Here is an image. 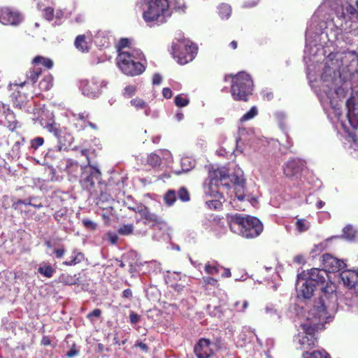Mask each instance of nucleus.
I'll return each mask as SVG.
<instances>
[{
    "label": "nucleus",
    "mask_w": 358,
    "mask_h": 358,
    "mask_svg": "<svg viewBox=\"0 0 358 358\" xmlns=\"http://www.w3.org/2000/svg\"><path fill=\"white\" fill-rule=\"evenodd\" d=\"M230 230L246 239L258 237L264 229L262 222L256 217L235 213L227 215Z\"/></svg>",
    "instance_id": "1"
},
{
    "label": "nucleus",
    "mask_w": 358,
    "mask_h": 358,
    "mask_svg": "<svg viewBox=\"0 0 358 358\" xmlns=\"http://www.w3.org/2000/svg\"><path fill=\"white\" fill-rule=\"evenodd\" d=\"M231 80L230 92L234 100L246 102L252 94L254 83L250 74L240 71L236 74H227L224 77L227 82Z\"/></svg>",
    "instance_id": "2"
},
{
    "label": "nucleus",
    "mask_w": 358,
    "mask_h": 358,
    "mask_svg": "<svg viewBox=\"0 0 358 358\" xmlns=\"http://www.w3.org/2000/svg\"><path fill=\"white\" fill-rule=\"evenodd\" d=\"M144 59L140 50L120 51L117 63L121 71L126 75L134 76L141 74L145 69L141 62Z\"/></svg>",
    "instance_id": "3"
},
{
    "label": "nucleus",
    "mask_w": 358,
    "mask_h": 358,
    "mask_svg": "<svg viewBox=\"0 0 358 358\" xmlns=\"http://www.w3.org/2000/svg\"><path fill=\"white\" fill-rule=\"evenodd\" d=\"M326 320H320L314 317L311 321L309 317L306 323L301 324L303 332L298 334L299 343L301 350H308L315 347L317 344V338L315 337V332L324 328Z\"/></svg>",
    "instance_id": "4"
},
{
    "label": "nucleus",
    "mask_w": 358,
    "mask_h": 358,
    "mask_svg": "<svg viewBox=\"0 0 358 358\" xmlns=\"http://www.w3.org/2000/svg\"><path fill=\"white\" fill-rule=\"evenodd\" d=\"M146 5L143 18L147 23H164L166 16L170 15L168 0H147Z\"/></svg>",
    "instance_id": "5"
},
{
    "label": "nucleus",
    "mask_w": 358,
    "mask_h": 358,
    "mask_svg": "<svg viewBox=\"0 0 358 358\" xmlns=\"http://www.w3.org/2000/svg\"><path fill=\"white\" fill-rule=\"evenodd\" d=\"M336 285L331 281L327 282L324 286L321 287L322 292L323 294L318 301H315L313 308L309 313L310 315H313V317H317L320 320H327V310L325 306V299H329L333 296H336Z\"/></svg>",
    "instance_id": "6"
},
{
    "label": "nucleus",
    "mask_w": 358,
    "mask_h": 358,
    "mask_svg": "<svg viewBox=\"0 0 358 358\" xmlns=\"http://www.w3.org/2000/svg\"><path fill=\"white\" fill-rule=\"evenodd\" d=\"M222 348L223 341L221 338H217L213 341L206 338H201L194 346V353L196 358H211Z\"/></svg>",
    "instance_id": "7"
},
{
    "label": "nucleus",
    "mask_w": 358,
    "mask_h": 358,
    "mask_svg": "<svg viewBox=\"0 0 358 358\" xmlns=\"http://www.w3.org/2000/svg\"><path fill=\"white\" fill-rule=\"evenodd\" d=\"M32 66L26 72L27 81L21 83L19 86L23 87L26 83L34 85L37 83L39 76L42 75V69L40 66L44 67L45 69L50 70L54 66L53 61L48 58L41 55L34 57L31 60Z\"/></svg>",
    "instance_id": "8"
},
{
    "label": "nucleus",
    "mask_w": 358,
    "mask_h": 358,
    "mask_svg": "<svg viewBox=\"0 0 358 358\" xmlns=\"http://www.w3.org/2000/svg\"><path fill=\"white\" fill-rule=\"evenodd\" d=\"M197 53V47L189 41H180L172 45V54L178 63L182 65L192 62Z\"/></svg>",
    "instance_id": "9"
},
{
    "label": "nucleus",
    "mask_w": 358,
    "mask_h": 358,
    "mask_svg": "<svg viewBox=\"0 0 358 358\" xmlns=\"http://www.w3.org/2000/svg\"><path fill=\"white\" fill-rule=\"evenodd\" d=\"M81 154L89 159L86 149L82 150ZM81 170L80 183L84 188L91 189L94 187L95 182L101 179V173L98 169L90 164V160H88V165L83 166Z\"/></svg>",
    "instance_id": "10"
},
{
    "label": "nucleus",
    "mask_w": 358,
    "mask_h": 358,
    "mask_svg": "<svg viewBox=\"0 0 358 358\" xmlns=\"http://www.w3.org/2000/svg\"><path fill=\"white\" fill-rule=\"evenodd\" d=\"M212 180H215V185L227 187V188L245 185V180L242 176L236 174L228 175L225 171L217 169L210 173Z\"/></svg>",
    "instance_id": "11"
},
{
    "label": "nucleus",
    "mask_w": 358,
    "mask_h": 358,
    "mask_svg": "<svg viewBox=\"0 0 358 358\" xmlns=\"http://www.w3.org/2000/svg\"><path fill=\"white\" fill-rule=\"evenodd\" d=\"M45 128L57 139L59 150H66L74 141L72 134L67 132L66 129H61L59 125L55 122L48 123Z\"/></svg>",
    "instance_id": "12"
},
{
    "label": "nucleus",
    "mask_w": 358,
    "mask_h": 358,
    "mask_svg": "<svg viewBox=\"0 0 358 358\" xmlns=\"http://www.w3.org/2000/svg\"><path fill=\"white\" fill-rule=\"evenodd\" d=\"M141 219L145 225H148L152 229L164 230L167 227L166 220L162 215L152 212L148 207Z\"/></svg>",
    "instance_id": "13"
},
{
    "label": "nucleus",
    "mask_w": 358,
    "mask_h": 358,
    "mask_svg": "<svg viewBox=\"0 0 358 358\" xmlns=\"http://www.w3.org/2000/svg\"><path fill=\"white\" fill-rule=\"evenodd\" d=\"M72 124L78 131H84L87 127L94 130L98 129L96 124L90 121V115L87 111L71 113Z\"/></svg>",
    "instance_id": "14"
},
{
    "label": "nucleus",
    "mask_w": 358,
    "mask_h": 358,
    "mask_svg": "<svg viewBox=\"0 0 358 358\" xmlns=\"http://www.w3.org/2000/svg\"><path fill=\"white\" fill-rule=\"evenodd\" d=\"M322 264L326 273H336L346 267L345 263L329 253L322 255Z\"/></svg>",
    "instance_id": "15"
},
{
    "label": "nucleus",
    "mask_w": 358,
    "mask_h": 358,
    "mask_svg": "<svg viewBox=\"0 0 358 358\" xmlns=\"http://www.w3.org/2000/svg\"><path fill=\"white\" fill-rule=\"evenodd\" d=\"M22 20V15L9 8H0V22L4 25H18Z\"/></svg>",
    "instance_id": "16"
},
{
    "label": "nucleus",
    "mask_w": 358,
    "mask_h": 358,
    "mask_svg": "<svg viewBox=\"0 0 358 358\" xmlns=\"http://www.w3.org/2000/svg\"><path fill=\"white\" fill-rule=\"evenodd\" d=\"M328 273L323 269L313 268L309 272L308 280V287L311 289V285L315 287L317 285H323L326 282V277Z\"/></svg>",
    "instance_id": "17"
},
{
    "label": "nucleus",
    "mask_w": 358,
    "mask_h": 358,
    "mask_svg": "<svg viewBox=\"0 0 358 358\" xmlns=\"http://www.w3.org/2000/svg\"><path fill=\"white\" fill-rule=\"evenodd\" d=\"M339 278L343 285L350 288H358V272L352 270H343L339 273Z\"/></svg>",
    "instance_id": "18"
},
{
    "label": "nucleus",
    "mask_w": 358,
    "mask_h": 358,
    "mask_svg": "<svg viewBox=\"0 0 358 358\" xmlns=\"http://www.w3.org/2000/svg\"><path fill=\"white\" fill-rule=\"evenodd\" d=\"M81 87L83 94L89 97H96L100 92V84L94 78L83 81Z\"/></svg>",
    "instance_id": "19"
},
{
    "label": "nucleus",
    "mask_w": 358,
    "mask_h": 358,
    "mask_svg": "<svg viewBox=\"0 0 358 358\" xmlns=\"http://www.w3.org/2000/svg\"><path fill=\"white\" fill-rule=\"evenodd\" d=\"M301 281L299 279L296 282V291H297V296L299 298H303V299H310L313 294V292L315 289L314 285H311V289L309 287H308V280H303L301 285H300Z\"/></svg>",
    "instance_id": "20"
},
{
    "label": "nucleus",
    "mask_w": 358,
    "mask_h": 358,
    "mask_svg": "<svg viewBox=\"0 0 358 358\" xmlns=\"http://www.w3.org/2000/svg\"><path fill=\"white\" fill-rule=\"evenodd\" d=\"M301 171V162L297 159L289 160L284 166V173L287 177H292Z\"/></svg>",
    "instance_id": "21"
},
{
    "label": "nucleus",
    "mask_w": 358,
    "mask_h": 358,
    "mask_svg": "<svg viewBox=\"0 0 358 358\" xmlns=\"http://www.w3.org/2000/svg\"><path fill=\"white\" fill-rule=\"evenodd\" d=\"M2 108L3 109V113L7 121L8 129L11 131H15L18 127V122L15 120L14 113L6 105L2 104Z\"/></svg>",
    "instance_id": "22"
},
{
    "label": "nucleus",
    "mask_w": 358,
    "mask_h": 358,
    "mask_svg": "<svg viewBox=\"0 0 358 358\" xmlns=\"http://www.w3.org/2000/svg\"><path fill=\"white\" fill-rule=\"evenodd\" d=\"M85 259V255L83 252L78 249H74L71 255L62 262V265L67 266H76L84 262Z\"/></svg>",
    "instance_id": "23"
},
{
    "label": "nucleus",
    "mask_w": 358,
    "mask_h": 358,
    "mask_svg": "<svg viewBox=\"0 0 358 358\" xmlns=\"http://www.w3.org/2000/svg\"><path fill=\"white\" fill-rule=\"evenodd\" d=\"M57 282L64 285H79L80 278L76 274L71 275L68 273H62L58 277Z\"/></svg>",
    "instance_id": "24"
},
{
    "label": "nucleus",
    "mask_w": 358,
    "mask_h": 358,
    "mask_svg": "<svg viewBox=\"0 0 358 358\" xmlns=\"http://www.w3.org/2000/svg\"><path fill=\"white\" fill-rule=\"evenodd\" d=\"M54 85V78L50 73L43 74L42 79L38 83V88L41 91L50 90Z\"/></svg>",
    "instance_id": "25"
},
{
    "label": "nucleus",
    "mask_w": 358,
    "mask_h": 358,
    "mask_svg": "<svg viewBox=\"0 0 358 358\" xmlns=\"http://www.w3.org/2000/svg\"><path fill=\"white\" fill-rule=\"evenodd\" d=\"M87 38L85 34H80L76 36L74 41L75 47L82 52H88L90 51V45Z\"/></svg>",
    "instance_id": "26"
},
{
    "label": "nucleus",
    "mask_w": 358,
    "mask_h": 358,
    "mask_svg": "<svg viewBox=\"0 0 358 358\" xmlns=\"http://www.w3.org/2000/svg\"><path fill=\"white\" fill-rule=\"evenodd\" d=\"M82 167L83 166H80L77 162L68 159L66 162V171L71 178H76L78 177L79 170H81Z\"/></svg>",
    "instance_id": "27"
},
{
    "label": "nucleus",
    "mask_w": 358,
    "mask_h": 358,
    "mask_svg": "<svg viewBox=\"0 0 358 358\" xmlns=\"http://www.w3.org/2000/svg\"><path fill=\"white\" fill-rule=\"evenodd\" d=\"M130 104L135 108L136 110H144L146 115H149L150 107L147 102L143 99L136 97L130 101Z\"/></svg>",
    "instance_id": "28"
},
{
    "label": "nucleus",
    "mask_w": 358,
    "mask_h": 358,
    "mask_svg": "<svg viewBox=\"0 0 358 358\" xmlns=\"http://www.w3.org/2000/svg\"><path fill=\"white\" fill-rule=\"evenodd\" d=\"M302 357L303 358H331L330 355L324 350H314L311 352L305 351Z\"/></svg>",
    "instance_id": "29"
},
{
    "label": "nucleus",
    "mask_w": 358,
    "mask_h": 358,
    "mask_svg": "<svg viewBox=\"0 0 358 358\" xmlns=\"http://www.w3.org/2000/svg\"><path fill=\"white\" fill-rule=\"evenodd\" d=\"M218 15L222 19H229L231 15L232 9L230 5L222 3L217 7Z\"/></svg>",
    "instance_id": "30"
},
{
    "label": "nucleus",
    "mask_w": 358,
    "mask_h": 358,
    "mask_svg": "<svg viewBox=\"0 0 358 358\" xmlns=\"http://www.w3.org/2000/svg\"><path fill=\"white\" fill-rule=\"evenodd\" d=\"M215 196L217 199L207 201L206 205L208 209L220 210L222 208V203L220 201V199L223 198V196L217 192Z\"/></svg>",
    "instance_id": "31"
},
{
    "label": "nucleus",
    "mask_w": 358,
    "mask_h": 358,
    "mask_svg": "<svg viewBox=\"0 0 358 358\" xmlns=\"http://www.w3.org/2000/svg\"><path fill=\"white\" fill-rule=\"evenodd\" d=\"M38 273L45 278H50L53 276L55 270L50 264H43L38 268Z\"/></svg>",
    "instance_id": "32"
},
{
    "label": "nucleus",
    "mask_w": 358,
    "mask_h": 358,
    "mask_svg": "<svg viewBox=\"0 0 358 358\" xmlns=\"http://www.w3.org/2000/svg\"><path fill=\"white\" fill-rule=\"evenodd\" d=\"M164 203L168 206H172L176 201V192L175 190L169 189L164 196Z\"/></svg>",
    "instance_id": "33"
},
{
    "label": "nucleus",
    "mask_w": 358,
    "mask_h": 358,
    "mask_svg": "<svg viewBox=\"0 0 358 358\" xmlns=\"http://www.w3.org/2000/svg\"><path fill=\"white\" fill-rule=\"evenodd\" d=\"M147 162L150 166H151L153 168H155L161 165L162 159L158 155L155 153H151L148 157Z\"/></svg>",
    "instance_id": "34"
},
{
    "label": "nucleus",
    "mask_w": 358,
    "mask_h": 358,
    "mask_svg": "<svg viewBox=\"0 0 358 358\" xmlns=\"http://www.w3.org/2000/svg\"><path fill=\"white\" fill-rule=\"evenodd\" d=\"M174 103L179 108L187 106L189 103V99L184 94H178L174 98Z\"/></svg>",
    "instance_id": "35"
},
{
    "label": "nucleus",
    "mask_w": 358,
    "mask_h": 358,
    "mask_svg": "<svg viewBox=\"0 0 358 358\" xmlns=\"http://www.w3.org/2000/svg\"><path fill=\"white\" fill-rule=\"evenodd\" d=\"M204 270L206 273L209 275H215L219 273L220 268L217 262H215L213 264H210V262H207L205 264Z\"/></svg>",
    "instance_id": "36"
},
{
    "label": "nucleus",
    "mask_w": 358,
    "mask_h": 358,
    "mask_svg": "<svg viewBox=\"0 0 358 358\" xmlns=\"http://www.w3.org/2000/svg\"><path fill=\"white\" fill-rule=\"evenodd\" d=\"M134 227L132 224H123L117 230V233L122 236H129L133 234Z\"/></svg>",
    "instance_id": "37"
},
{
    "label": "nucleus",
    "mask_w": 358,
    "mask_h": 358,
    "mask_svg": "<svg viewBox=\"0 0 358 358\" xmlns=\"http://www.w3.org/2000/svg\"><path fill=\"white\" fill-rule=\"evenodd\" d=\"M257 115V109L255 106H252L249 111L244 114L241 118L240 122H243L248 121Z\"/></svg>",
    "instance_id": "38"
},
{
    "label": "nucleus",
    "mask_w": 358,
    "mask_h": 358,
    "mask_svg": "<svg viewBox=\"0 0 358 358\" xmlns=\"http://www.w3.org/2000/svg\"><path fill=\"white\" fill-rule=\"evenodd\" d=\"M178 199L183 202L189 201L190 199L189 192L185 187H182L179 189L178 192Z\"/></svg>",
    "instance_id": "39"
},
{
    "label": "nucleus",
    "mask_w": 358,
    "mask_h": 358,
    "mask_svg": "<svg viewBox=\"0 0 358 358\" xmlns=\"http://www.w3.org/2000/svg\"><path fill=\"white\" fill-rule=\"evenodd\" d=\"M45 140L43 137L37 136L30 141V148L36 150L44 144Z\"/></svg>",
    "instance_id": "40"
},
{
    "label": "nucleus",
    "mask_w": 358,
    "mask_h": 358,
    "mask_svg": "<svg viewBox=\"0 0 358 358\" xmlns=\"http://www.w3.org/2000/svg\"><path fill=\"white\" fill-rule=\"evenodd\" d=\"M172 5L173 9L180 13H185L187 8L183 0H173Z\"/></svg>",
    "instance_id": "41"
},
{
    "label": "nucleus",
    "mask_w": 358,
    "mask_h": 358,
    "mask_svg": "<svg viewBox=\"0 0 358 358\" xmlns=\"http://www.w3.org/2000/svg\"><path fill=\"white\" fill-rule=\"evenodd\" d=\"M234 189L236 197L239 201H243L245 199V185L235 186Z\"/></svg>",
    "instance_id": "42"
},
{
    "label": "nucleus",
    "mask_w": 358,
    "mask_h": 358,
    "mask_svg": "<svg viewBox=\"0 0 358 358\" xmlns=\"http://www.w3.org/2000/svg\"><path fill=\"white\" fill-rule=\"evenodd\" d=\"M296 227L301 233L309 229V224L306 219H299L296 222Z\"/></svg>",
    "instance_id": "43"
},
{
    "label": "nucleus",
    "mask_w": 358,
    "mask_h": 358,
    "mask_svg": "<svg viewBox=\"0 0 358 358\" xmlns=\"http://www.w3.org/2000/svg\"><path fill=\"white\" fill-rule=\"evenodd\" d=\"M343 236L349 240L354 239L356 236V231L352 226H346L343 228Z\"/></svg>",
    "instance_id": "44"
},
{
    "label": "nucleus",
    "mask_w": 358,
    "mask_h": 358,
    "mask_svg": "<svg viewBox=\"0 0 358 358\" xmlns=\"http://www.w3.org/2000/svg\"><path fill=\"white\" fill-rule=\"evenodd\" d=\"M147 208H148V206H146L145 205H144L143 203H139V204H136L134 206L129 207V209L136 213H138L141 217L143 216V215L144 214L145 211L146 210Z\"/></svg>",
    "instance_id": "45"
},
{
    "label": "nucleus",
    "mask_w": 358,
    "mask_h": 358,
    "mask_svg": "<svg viewBox=\"0 0 358 358\" xmlns=\"http://www.w3.org/2000/svg\"><path fill=\"white\" fill-rule=\"evenodd\" d=\"M137 91V88L135 85H128L126 86L124 89L123 95L125 97H131L133 96Z\"/></svg>",
    "instance_id": "46"
},
{
    "label": "nucleus",
    "mask_w": 358,
    "mask_h": 358,
    "mask_svg": "<svg viewBox=\"0 0 358 358\" xmlns=\"http://www.w3.org/2000/svg\"><path fill=\"white\" fill-rule=\"evenodd\" d=\"M54 13L53 8L46 7L43 10V17L48 21H52L54 19Z\"/></svg>",
    "instance_id": "47"
},
{
    "label": "nucleus",
    "mask_w": 358,
    "mask_h": 358,
    "mask_svg": "<svg viewBox=\"0 0 358 358\" xmlns=\"http://www.w3.org/2000/svg\"><path fill=\"white\" fill-rule=\"evenodd\" d=\"M202 280L205 286L208 285L214 287H218L219 286L218 280L213 277H203Z\"/></svg>",
    "instance_id": "48"
},
{
    "label": "nucleus",
    "mask_w": 358,
    "mask_h": 358,
    "mask_svg": "<svg viewBox=\"0 0 358 358\" xmlns=\"http://www.w3.org/2000/svg\"><path fill=\"white\" fill-rule=\"evenodd\" d=\"M66 252L64 245H62L59 248H55L52 251L53 255L57 259H62Z\"/></svg>",
    "instance_id": "49"
},
{
    "label": "nucleus",
    "mask_w": 358,
    "mask_h": 358,
    "mask_svg": "<svg viewBox=\"0 0 358 358\" xmlns=\"http://www.w3.org/2000/svg\"><path fill=\"white\" fill-rule=\"evenodd\" d=\"M83 224L86 229L90 230H95L97 227L96 223L88 219H84L83 220Z\"/></svg>",
    "instance_id": "50"
},
{
    "label": "nucleus",
    "mask_w": 358,
    "mask_h": 358,
    "mask_svg": "<svg viewBox=\"0 0 358 358\" xmlns=\"http://www.w3.org/2000/svg\"><path fill=\"white\" fill-rule=\"evenodd\" d=\"M129 45L130 41L128 38H121L117 44L118 52H120V51H123L122 49L129 47Z\"/></svg>",
    "instance_id": "51"
},
{
    "label": "nucleus",
    "mask_w": 358,
    "mask_h": 358,
    "mask_svg": "<svg viewBox=\"0 0 358 358\" xmlns=\"http://www.w3.org/2000/svg\"><path fill=\"white\" fill-rule=\"evenodd\" d=\"M141 319V316L134 311H131L129 314V320L131 324H137Z\"/></svg>",
    "instance_id": "52"
},
{
    "label": "nucleus",
    "mask_w": 358,
    "mask_h": 358,
    "mask_svg": "<svg viewBox=\"0 0 358 358\" xmlns=\"http://www.w3.org/2000/svg\"><path fill=\"white\" fill-rule=\"evenodd\" d=\"M20 92L15 91L13 93L12 96H13V99H15L14 103L15 104L16 107L21 108L23 101H18V96H20Z\"/></svg>",
    "instance_id": "53"
},
{
    "label": "nucleus",
    "mask_w": 358,
    "mask_h": 358,
    "mask_svg": "<svg viewBox=\"0 0 358 358\" xmlns=\"http://www.w3.org/2000/svg\"><path fill=\"white\" fill-rule=\"evenodd\" d=\"M101 314V310L99 308H95L87 315V318L91 320L92 317H99Z\"/></svg>",
    "instance_id": "54"
},
{
    "label": "nucleus",
    "mask_w": 358,
    "mask_h": 358,
    "mask_svg": "<svg viewBox=\"0 0 358 358\" xmlns=\"http://www.w3.org/2000/svg\"><path fill=\"white\" fill-rule=\"evenodd\" d=\"M162 95L166 99H171L173 96V93L169 87H164L162 90Z\"/></svg>",
    "instance_id": "55"
},
{
    "label": "nucleus",
    "mask_w": 358,
    "mask_h": 358,
    "mask_svg": "<svg viewBox=\"0 0 358 358\" xmlns=\"http://www.w3.org/2000/svg\"><path fill=\"white\" fill-rule=\"evenodd\" d=\"M162 77L159 73H155L152 76V84L159 85L162 83Z\"/></svg>",
    "instance_id": "56"
},
{
    "label": "nucleus",
    "mask_w": 358,
    "mask_h": 358,
    "mask_svg": "<svg viewBox=\"0 0 358 358\" xmlns=\"http://www.w3.org/2000/svg\"><path fill=\"white\" fill-rule=\"evenodd\" d=\"M78 354V351L76 349V345H73L69 351L67 352L66 356L68 357H73Z\"/></svg>",
    "instance_id": "57"
},
{
    "label": "nucleus",
    "mask_w": 358,
    "mask_h": 358,
    "mask_svg": "<svg viewBox=\"0 0 358 358\" xmlns=\"http://www.w3.org/2000/svg\"><path fill=\"white\" fill-rule=\"evenodd\" d=\"M134 347H138V348H140L143 351H144V352H147L148 351V346L145 343H143V342H141V341H137V342L135 343Z\"/></svg>",
    "instance_id": "58"
},
{
    "label": "nucleus",
    "mask_w": 358,
    "mask_h": 358,
    "mask_svg": "<svg viewBox=\"0 0 358 358\" xmlns=\"http://www.w3.org/2000/svg\"><path fill=\"white\" fill-rule=\"evenodd\" d=\"M108 240L112 244H116L118 240V237L115 234L108 233Z\"/></svg>",
    "instance_id": "59"
},
{
    "label": "nucleus",
    "mask_w": 358,
    "mask_h": 358,
    "mask_svg": "<svg viewBox=\"0 0 358 358\" xmlns=\"http://www.w3.org/2000/svg\"><path fill=\"white\" fill-rule=\"evenodd\" d=\"M25 142L24 137H22L21 141H17L13 145V149H15L17 152L20 151V146Z\"/></svg>",
    "instance_id": "60"
},
{
    "label": "nucleus",
    "mask_w": 358,
    "mask_h": 358,
    "mask_svg": "<svg viewBox=\"0 0 358 358\" xmlns=\"http://www.w3.org/2000/svg\"><path fill=\"white\" fill-rule=\"evenodd\" d=\"M346 10H347V12L350 15L357 14V15H358L357 8H356L354 6H352V5H350L349 6H348Z\"/></svg>",
    "instance_id": "61"
},
{
    "label": "nucleus",
    "mask_w": 358,
    "mask_h": 358,
    "mask_svg": "<svg viewBox=\"0 0 358 358\" xmlns=\"http://www.w3.org/2000/svg\"><path fill=\"white\" fill-rule=\"evenodd\" d=\"M41 344L44 346H48L51 344V340L47 336H43L41 339Z\"/></svg>",
    "instance_id": "62"
},
{
    "label": "nucleus",
    "mask_w": 358,
    "mask_h": 358,
    "mask_svg": "<svg viewBox=\"0 0 358 358\" xmlns=\"http://www.w3.org/2000/svg\"><path fill=\"white\" fill-rule=\"evenodd\" d=\"M132 296V291L131 289H126L122 292V297L125 299H129Z\"/></svg>",
    "instance_id": "63"
},
{
    "label": "nucleus",
    "mask_w": 358,
    "mask_h": 358,
    "mask_svg": "<svg viewBox=\"0 0 358 358\" xmlns=\"http://www.w3.org/2000/svg\"><path fill=\"white\" fill-rule=\"evenodd\" d=\"M231 276V273L229 268H224V272L222 273V277L223 278H230Z\"/></svg>",
    "instance_id": "64"
}]
</instances>
